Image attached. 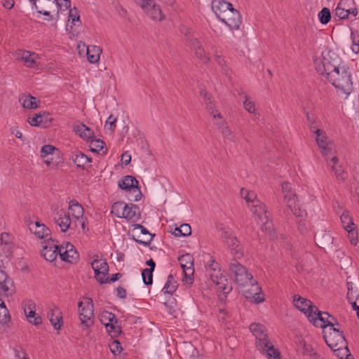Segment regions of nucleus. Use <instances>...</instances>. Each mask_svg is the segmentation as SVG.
I'll list each match as a JSON object with an SVG mask.
<instances>
[{"instance_id":"nucleus-56","label":"nucleus","mask_w":359,"mask_h":359,"mask_svg":"<svg viewBox=\"0 0 359 359\" xmlns=\"http://www.w3.org/2000/svg\"><path fill=\"white\" fill-rule=\"evenodd\" d=\"M205 267V275H207V273L214 272L215 270L220 268L219 263L212 258H210V259L207 262Z\"/></svg>"},{"instance_id":"nucleus-29","label":"nucleus","mask_w":359,"mask_h":359,"mask_svg":"<svg viewBox=\"0 0 359 359\" xmlns=\"http://www.w3.org/2000/svg\"><path fill=\"white\" fill-rule=\"evenodd\" d=\"M71 158L74 163L79 168L85 169V165L91 162V158L88 157L86 154L81 151H76L72 153Z\"/></svg>"},{"instance_id":"nucleus-16","label":"nucleus","mask_w":359,"mask_h":359,"mask_svg":"<svg viewBox=\"0 0 359 359\" xmlns=\"http://www.w3.org/2000/svg\"><path fill=\"white\" fill-rule=\"evenodd\" d=\"M30 2L38 13L47 16H50V11H54L55 8L58 10V6H60L57 0H39L36 4H34V1Z\"/></svg>"},{"instance_id":"nucleus-37","label":"nucleus","mask_w":359,"mask_h":359,"mask_svg":"<svg viewBox=\"0 0 359 359\" xmlns=\"http://www.w3.org/2000/svg\"><path fill=\"white\" fill-rule=\"evenodd\" d=\"M69 210L72 212V215L76 219L83 217V208L76 201L73 200L69 202Z\"/></svg>"},{"instance_id":"nucleus-12","label":"nucleus","mask_w":359,"mask_h":359,"mask_svg":"<svg viewBox=\"0 0 359 359\" xmlns=\"http://www.w3.org/2000/svg\"><path fill=\"white\" fill-rule=\"evenodd\" d=\"M41 255L50 262L55 261L59 255L60 246L52 238L41 242Z\"/></svg>"},{"instance_id":"nucleus-4","label":"nucleus","mask_w":359,"mask_h":359,"mask_svg":"<svg viewBox=\"0 0 359 359\" xmlns=\"http://www.w3.org/2000/svg\"><path fill=\"white\" fill-rule=\"evenodd\" d=\"M252 212L257 215L261 223H262V231H265L271 239L275 237V232L273 229V224L269 220L268 212L266 206L259 201H256L255 204L252 205Z\"/></svg>"},{"instance_id":"nucleus-40","label":"nucleus","mask_w":359,"mask_h":359,"mask_svg":"<svg viewBox=\"0 0 359 359\" xmlns=\"http://www.w3.org/2000/svg\"><path fill=\"white\" fill-rule=\"evenodd\" d=\"M340 219L343 227L345 230H348V229L355 226L353 218L351 217L349 212L346 210H344L342 212Z\"/></svg>"},{"instance_id":"nucleus-63","label":"nucleus","mask_w":359,"mask_h":359,"mask_svg":"<svg viewBox=\"0 0 359 359\" xmlns=\"http://www.w3.org/2000/svg\"><path fill=\"white\" fill-rule=\"evenodd\" d=\"M195 54L201 59L204 63H208L210 58L205 54V51L202 47L197 48L195 50Z\"/></svg>"},{"instance_id":"nucleus-13","label":"nucleus","mask_w":359,"mask_h":359,"mask_svg":"<svg viewBox=\"0 0 359 359\" xmlns=\"http://www.w3.org/2000/svg\"><path fill=\"white\" fill-rule=\"evenodd\" d=\"M220 231H222V238L230 248L232 253L234 254L236 259L241 257L243 256V252L239 247V241L238 238L233 236L230 231L224 228H221Z\"/></svg>"},{"instance_id":"nucleus-46","label":"nucleus","mask_w":359,"mask_h":359,"mask_svg":"<svg viewBox=\"0 0 359 359\" xmlns=\"http://www.w3.org/2000/svg\"><path fill=\"white\" fill-rule=\"evenodd\" d=\"M55 223L60 227L62 232H66L71 224V219L69 214L66 212L65 216H62L58 222H55Z\"/></svg>"},{"instance_id":"nucleus-53","label":"nucleus","mask_w":359,"mask_h":359,"mask_svg":"<svg viewBox=\"0 0 359 359\" xmlns=\"http://www.w3.org/2000/svg\"><path fill=\"white\" fill-rule=\"evenodd\" d=\"M219 130L224 138L235 142V135L227 125L219 126Z\"/></svg>"},{"instance_id":"nucleus-25","label":"nucleus","mask_w":359,"mask_h":359,"mask_svg":"<svg viewBox=\"0 0 359 359\" xmlns=\"http://www.w3.org/2000/svg\"><path fill=\"white\" fill-rule=\"evenodd\" d=\"M231 7H233L232 4L225 0H212V8L218 19H219L224 13L229 11Z\"/></svg>"},{"instance_id":"nucleus-18","label":"nucleus","mask_w":359,"mask_h":359,"mask_svg":"<svg viewBox=\"0 0 359 359\" xmlns=\"http://www.w3.org/2000/svg\"><path fill=\"white\" fill-rule=\"evenodd\" d=\"M340 67L338 65L332 62L330 58L323 57L321 62L317 65L316 69L327 79L328 76H331V74L335 72Z\"/></svg>"},{"instance_id":"nucleus-60","label":"nucleus","mask_w":359,"mask_h":359,"mask_svg":"<svg viewBox=\"0 0 359 359\" xmlns=\"http://www.w3.org/2000/svg\"><path fill=\"white\" fill-rule=\"evenodd\" d=\"M121 277L122 274L121 273H116L115 274H113L110 278H106V276L104 278L102 277L101 278H100V283L101 284L114 283L118 280Z\"/></svg>"},{"instance_id":"nucleus-55","label":"nucleus","mask_w":359,"mask_h":359,"mask_svg":"<svg viewBox=\"0 0 359 359\" xmlns=\"http://www.w3.org/2000/svg\"><path fill=\"white\" fill-rule=\"evenodd\" d=\"M306 309L308 310L306 316L309 320L313 318L318 317V313H323V311L318 310V307L312 302H311L309 306L306 307Z\"/></svg>"},{"instance_id":"nucleus-21","label":"nucleus","mask_w":359,"mask_h":359,"mask_svg":"<svg viewBox=\"0 0 359 359\" xmlns=\"http://www.w3.org/2000/svg\"><path fill=\"white\" fill-rule=\"evenodd\" d=\"M140 208L137 205L133 203L127 204V207L123 212V218L131 222H136L140 219Z\"/></svg>"},{"instance_id":"nucleus-42","label":"nucleus","mask_w":359,"mask_h":359,"mask_svg":"<svg viewBox=\"0 0 359 359\" xmlns=\"http://www.w3.org/2000/svg\"><path fill=\"white\" fill-rule=\"evenodd\" d=\"M20 58L23 60L27 67H32L35 63V60L33 57L34 53H31L29 51L22 50L19 54Z\"/></svg>"},{"instance_id":"nucleus-45","label":"nucleus","mask_w":359,"mask_h":359,"mask_svg":"<svg viewBox=\"0 0 359 359\" xmlns=\"http://www.w3.org/2000/svg\"><path fill=\"white\" fill-rule=\"evenodd\" d=\"M318 241L321 248H325L332 243L333 238L330 233H324L318 236Z\"/></svg>"},{"instance_id":"nucleus-7","label":"nucleus","mask_w":359,"mask_h":359,"mask_svg":"<svg viewBox=\"0 0 359 359\" xmlns=\"http://www.w3.org/2000/svg\"><path fill=\"white\" fill-rule=\"evenodd\" d=\"M330 332L324 331L323 338L327 345L331 348L346 345V341L344 332L339 328H330Z\"/></svg>"},{"instance_id":"nucleus-43","label":"nucleus","mask_w":359,"mask_h":359,"mask_svg":"<svg viewBox=\"0 0 359 359\" xmlns=\"http://www.w3.org/2000/svg\"><path fill=\"white\" fill-rule=\"evenodd\" d=\"M50 210L51 216L55 222H58L60 219H61L62 216H65V214L66 213V211L64 209L60 208L57 204L52 205Z\"/></svg>"},{"instance_id":"nucleus-49","label":"nucleus","mask_w":359,"mask_h":359,"mask_svg":"<svg viewBox=\"0 0 359 359\" xmlns=\"http://www.w3.org/2000/svg\"><path fill=\"white\" fill-rule=\"evenodd\" d=\"M318 19L323 25L327 24L331 20V13L328 8H323L318 13Z\"/></svg>"},{"instance_id":"nucleus-36","label":"nucleus","mask_w":359,"mask_h":359,"mask_svg":"<svg viewBox=\"0 0 359 359\" xmlns=\"http://www.w3.org/2000/svg\"><path fill=\"white\" fill-rule=\"evenodd\" d=\"M182 32L185 34L186 40L189 42V46L191 49L195 51L197 48L201 47L199 41L197 38L194 37L189 29L185 28L184 30H182Z\"/></svg>"},{"instance_id":"nucleus-31","label":"nucleus","mask_w":359,"mask_h":359,"mask_svg":"<svg viewBox=\"0 0 359 359\" xmlns=\"http://www.w3.org/2000/svg\"><path fill=\"white\" fill-rule=\"evenodd\" d=\"M102 53V49L96 46H88L87 48V59L89 62L95 64L100 60V55Z\"/></svg>"},{"instance_id":"nucleus-30","label":"nucleus","mask_w":359,"mask_h":359,"mask_svg":"<svg viewBox=\"0 0 359 359\" xmlns=\"http://www.w3.org/2000/svg\"><path fill=\"white\" fill-rule=\"evenodd\" d=\"M74 131L83 139H86L87 141L94 137L92 130L83 123L74 126Z\"/></svg>"},{"instance_id":"nucleus-20","label":"nucleus","mask_w":359,"mask_h":359,"mask_svg":"<svg viewBox=\"0 0 359 359\" xmlns=\"http://www.w3.org/2000/svg\"><path fill=\"white\" fill-rule=\"evenodd\" d=\"M92 268L95 271L96 280L100 282V278H104L109 272V266L105 259H95L91 263Z\"/></svg>"},{"instance_id":"nucleus-41","label":"nucleus","mask_w":359,"mask_h":359,"mask_svg":"<svg viewBox=\"0 0 359 359\" xmlns=\"http://www.w3.org/2000/svg\"><path fill=\"white\" fill-rule=\"evenodd\" d=\"M172 233L175 236H187L191 235V229L189 224H183L179 227H175Z\"/></svg>"},{"instance_id":"nucleus-39","label":"nucleus","mask_w":359,"mask_h":359,"mask_svg":"<svg viewBox=\"0 0 359 359\" xmlns=\"http://www.w3.org/2000/svg\"><path fill=\"white\" fill-rule=\"evenodd\" d=\"M182 269L194 268V257L191 255L186 253L178 257Z\"/></svg>"},{"instance_id":"nucleus-57","label":"nucleus","mask_w":359,"mask_h":359,"mask_svg":"<svg viewBox=\"0 0 359 359\" xmlns=\"http://www.w3.org/2000/svg\"><path fill=\"white\" fill-rule=\"evenodd\" d=\"M282 192L284 195V199L287 195H290V196H296V194L292 191L291 184L287 182L282 183Z\"/></svg>"},{"instance_id":"nucleus-15","label":"nucleus","mask_w":359,"mask_h":359,"mask_svg":"<svg viewBox=\"0 0 359 359\" xmlns=\"http://www.w3.org/2000/svg\"><path fill=\"white\" fill-rule=\"evenodd\" d=\"M284 200L287 207L292 211L297 218H299L300 222L306 219L307 216L306 211V210L301 208L299 200L297 195L296 196H290V195H287V196H285Z\"/></svg>"},{"instance_id":"nucleus-23","label":"nucleus","mask_w":359,"mask_h":359,"mask_svg":"<svg viewBox=\"0 0 359 359\" xmlns=\"http://www.w3.org/2000/svg\"><path fill=\"white\" fill-rule=\"evenodd\" d=\"M47 316L55 330H59L61 329L63 324V318L62 311L59 308L55 306L54 309H51L48 313Z\"/></svg>"},{"instance_id":"nucleus-51","label":"nucleus","mask_w":359,"mask_h":359,"mask_svg":"<svg viewBox=\"0 0 359 359\" xmlns=\"http://www.w3.org/2000/svg\"><path fill=\"white\" fill-rule=\"evenodd\" d=\"M203 101L205 104L206 110L210 113V115H213L218 112L215 101L212 96L205 99Z\"/></svg>"},{"instance_id":"nucleus-5","label":"nucleus","mask_w":359,"mask_h":359,"mask_svg":"<svg viewBox=\"0 0 359 359\" xmlns=\"http://www.w3.org/2000/svg\"><path fill=\"white\" fill-rule=\"evenodd\" d=\"M100 320L112 337H117L122 333L121 325L114 313L104 311L100 315Z\"/></svg>"},{"instance_id":"nucleus-9","label":"nucleus","mask_w":359,"mask_h":359,"mask_svg":"<svg viewBox=\"0 0 359 359\" xmlns=\"http://www.w3.org/2000/svg\"><path fill=\"white\" fill-rule=\"evenodd\" d=\"M353 5V0H341L335 9V15L341 20L347 19L350 15L355 18L358 12Z\"/></svg>"},{"instance_id":"nucleus-24","label":"nucleus","mask_w":359,"mask_h":359,"mask_svg":"<svg viewBox=\"0 0 359 359\" xmlns=\"http://www.w3.org/2000/svg\"><path fill=\"white\" fill-rule=\"evenodd\" d=\"M339 158L333 156L330 159H327V163L332 166V169L338 180L344 181L347 177V174L344 172L342 166L338 164Z\"/></svg>"},{"instance_id":"nucleus-26","label":"nucleus","mask_w":359,"mask_h":359,"mask_svg":"<svg viewBox=\"0 0 359 359\" xmlns=\"http://www.w3.org/2000/svg\"><path fill=\"white\" fill-rule=\"evenodd\" d=\"M29 229L39 238H44L51 233L50 229L39 222H31Z\"/></svg>"},{"instance_id":"nucleus-32","label":"nucleus","mask_w":359,"mask_h":359,"mask_svg":"<svg viewBox=\"0 0 359 359\" xmlns=\"http://www.w3.org/2000/svg\"><path fill=\"white\" fill-rule=\"evenodd\" d=\"M10 294H0V323L6 324L11 319L8 310L6 308L5 303L3 300L4 297H8Z\"/></svg>"},{"instance_id":"nucleus-61","label":"nucleus","mask_w":359,"mask_h":359,"mask_svg":"<svg viewBox=\"0 0 359 359\" xmlns=\"http://www.w3.org/2000/svg\"><path fill=\"white\" fill-rule=\"evenodd\" d=\"M348 292L346 294V299L349 302L356 300L358 295H355L353 292V283L351 282H347Z\"/></svg>"},{"instance_id":"nucleus-64","label":"nucleus","mask_w":359,"mask_h":359,"mask_svg":"<svg viewBox=\"0 0 359 359\" xmlns=\"http://www.w3.org/2000/svg\"><path fill=\"white\" fill-rule=\"evenodd\" d=\"M212 116L214 118L215 123L217 126L218 130H219V126L226 125L225 120L219 112H217Z\"/></svg>"},{"instance_id":"nucleus-27","label":"nucleus","mask_w":359,"mask_h":359,"mask_svg":"<svg viewBox=\"0 0 359 359\" xmlns=\"http://www.w3.org/2000/svg\"><path fill=\"white\" fill-rule=\"evenodd\" d=\"M133 232H135L136 230L140 229V233L142 235L148 236V239L142 240V239H139V238H135V236L133 235V239L136 243H137L139 244L143 245L144 246H148L150 244L151 241H152V239L155 235L149 233V231L144 226H143L142 224H133Z\"/></svg>"},{"instance_id":"nucleus-6","label":"nucleus","mask_w":359,"mask_h":359,"mask_svg":"<svg viewBox=\"0 0 359 359\" xmlns=\"http://www.w3.org/2000/svg\"><path fill=\"white\" fill-rule=\"evenodd\" d=\"M79 309V318L81 323L86 327H90L93 324L94 305L90 298H86V302L78 303Z\"/></svg>"},{"instance_id":"nucleus-14","label":"nucleus","mask_w":359,"mask_h":359,"mask_svg":"<svg viewBox=\"0 0 359 359\" xmlns=\"http://www.w3.org/2000/svg\"><path fill=\"white\" fill-rule=\"evenodd\" d=\"M219 20L225 23L231 29H238L242 24L241 14L233 7H231L229 11L224 13Z\"/></svg>"},{"instance_id":"nucleus-34","label":"nucleus","mask_w":359,"mask_h":359,"mask_svg":"<svg viewBox=\"0 0 359 359\" xmlns=\"http://www.w3.org/2000/svg\"><path fill=\"white\" fill-rule=\"evenodd\" d=\"M178 283L172 274L168 276L167 281L162 290L165 294H172L177 289Z\"/></svg>"},{"instance_id":"nucleus-8","label":"nucleus","mask_w":359,"mask_h":359,"mask_svg":"<svg viewBox=\"0 0 359 359\" xmlns=\"http://www.w3.org/2000/svg\"><path fill=\"white\" fill-rule=\"evenodd\" d=\"M244 296L255 304H259L264 301V294L262 293V288L256 280L249 283L248 287H241Z\"/></svg>"},{"instance_id":"nucleus-11","label":"nucleus","mask_w":359,"mask_h":359,"mask_svg":"<svg viewBox=\"0 0 359 359\" xmlns=\"http://www.w3.org/2000/svg\"><path fill=\"white\" fill-rule=\"evenodd\" d=\"M139 6L152 20L155 21H163L165 17L160 6L156 4L154 0H144Z\"/></svg>"},{"instance_id":"nucleus-47","label":"nucleus","mask_w":359,"mask_h":359,"mask_svg":"<svg viewBox=\"0 0 359 359\" xmlns=\"http://www.w3.org/2000/svg\"><path fill=\"white\" fill-rule=\"evenodd\" d=\"M351 39L352 41L351 50L354 53H359V32L357 30L351 31Z\"/></svg>"},{"instance_id":"nucleus-10","label":"nucleus","mask_w":359,"mask_h":359,"mask_svg":"<svg viewBox=\"0 0 359 359\" xmlns=\"http://www.w3.org/2000/svg\"><path fill=\"white\" fill-rule=\"evenodd\" d=\"M139 182L136 178L131 175H126L118 181V187L123 190L135 194L134 201H138L142 197Z\"/></svg>"},{"instance_id":"nucleus-28","label":"nucleus","mask_w":359,"mask_h":359,"mask_svg":"<svg viewBox=\"0 0 359 359\" xmlns=\"http://www.w3.org/2000/svg\"><path fill=\"white\" fill-rule=\"evenodd\" d=\"M318 146L323 156L326 158V160L330 159V157L336 153L333 142L328 139L323 140L322 144H318Z\"/></svg>"},{"instance_id":"nucleus-50","label":"nucleus","mask_w":359,"mask_h":359,"mask_svg":"<svg viewBox=\"0 0 359 359\" xmlns=\"http://www.w3.org/2000/svg\"><path fill=\"white\" fill-rule=\"evenodd\" d=\"M184 272V278L182 279L183 283L186 285H191L193 283V276L194 273V268H189V269H182Z\"/></svg>"},{"instance_id":"nucleus-38","label":"nucleus","mask_w":359,"mask_h":359,"mask_svg":"<svg viewBox=\"0 0 359 359\" xmlns=\"http://www.w3.org/2000/svg\"><path fill=\"white\" fill-rule=\"evenodd\" d=\"M20 102L24 108L27 109H36L39 106L36 102V97L31 95H24L20 98Z\"/></svg>"},{"instance_id":"nucleus-35","label":"nucleus","mask_w":359,"mask_h":359,"mask_svg":"<svg viewBox=\"0 0 359 359\" xmlns=\"http://www.w3.org/2000/svg\"><path fill=\"white\" fill-rule=\"evenodd\" d=\"M9 282L8 276L0 269V294H12L13 291L8 285Z\"/></svg>"},{"instance_id":"nucleus-22","label":"nucleus","mask_w":359,"mask_h":359,"mask_svg":"<svg viewBox=\"0 0 359 359\" xmlns=\"http://www.w3.org/2000/svg\"><path fill=\"white\" fill-rule=\"evenodd\" d=\"M211 280L217 287L218 291L222 292L224 294H227L232 290V285L229 283L223 273L220 276H213Z\"/></svg>"},{"instance_id":"nucleus-44","label":"nucleus","mask_w":359,"mask_h":359,"mask_svg":"<svg viewBox=\"0 0 359 359\" xmlns=\"http://www.w3.org/2000/svg\"><path fill=\"white\" fill-rule=\"evenodd\" d=\"M126 207L127 203L123 201H117L113 204L111 212L114 213L117 217L123 218V212Z\"/></svg>"},{"instance_id":"nucleus-2","label":"nucleus","mask_w":359,"mask_h":359,"mask_svg":"<svg viewBox=\"0 0 359 359\" xmlns=\"http://www.w3.org/2000/svg\"><path fill=\"white\" fill-rule=\"evenodd\" d=\"M327 79L335 88L341 89L345 94H350L353 83L348 67H341L335 72L331 74Z\"/></svg>"},{"instance_id":"nucleus-33","label":"nucleus","mask_w":359,"mask_h":359,"mask_svg":"<svg viewBox=\"0 0 359 359\" xmlns=\"http://www.w3.org/2000/svg\"><path fill=\"white\" fill-rule=\"evenodd\" d=\"M293 303L296 308L302 311L306 315L307 314L308 310L306 307L309 306L311 301L302 297L299 294H295L293 297Z\"/></svg>"},{"instance_id":"nucleus-3","label":"nucleus","mask_w":359,"mask_h":359,"mask_svg":"<svg viewBox=\"0 0 359 359\" xmlns=\"http://www.w3.org/2000/svg\"><path fill=\"white\" fill-rule=\"evenodd\" d=\"M230 273L233 275L236 283L241 287H248L249 283L252 281L253 276L248 269L241 265L236 259L231 261L229 267Z\"/></svg>"},{"instance_id":"nucleus-1","label":"nucleus","mask_w":359,"mask_h":359,"mask_svg":"<svg viewBox=\"0 0 359 359\" xmlns=\"http://www.w3.org/2000/svg\"><path fill=\"white\" fill-rule=\"evenodd\" d=\"M250 330L256 338V347L268 359H281L279 351L274 348L268 337L264 325L252 323Z\"/></svg>"},{"instance_id":"nucleus-48","label":"nucleus","mask_w":359,"mask_h":359,"mask_svg":"<svg viewBox=\"0 0 359 359\" xmlns=\"http://www.w3.org/2000/svg\"><path fill=\"white\" fill-rule=\"evenodd\" d=\"M90 142V150L93 152L98 153L103 149L105 143L103 140L96 139L95 137L89 140Z\"/></svg>"},{"instance_id":"nucleus-19","label":"nucleus","mask_w":359,"mask_h":359,"mask_svg":"<svg viewBox=\"0 0 359 359\" xmlns=\"http://www.w3.org/2000/svg\"><path fill=\"white\" fill-rule=\"evenodd\" d=\"M59 255L62 261L69 263L76 262L79 259V253L74 245L69 243L65 248L60 246Z\"/></svg>"},{"instance_id":"nucleus-62","label":"nucleus","mask_w":359,"mask_h":359,"mask_svg":"<svg viewBox=\"0 0 359 359\" xmlns=\"http://www.w3.org/2000/svg\"><path fill=\"white\" fill-rule=\"evenodd\" d=\"M348 232V238L351 243L353 245H356L358 243V232L355 230L354 226L346 230Z\"/></svg>"},{"instance_id":"nucleus-52","label":"nucleus","mask_w":359,"mask_h":359,"mask_svg":"<svg viewBox=\"0 0 359 359\" xmlns=\"http://www.w3.org/2000/svg\"><path fill=\"white\" fill-rule=\"evenodd\" d=\"M153 271L151 269H144L142 271V277L144 283L151 285L153 283Z\"/></svg>"},{"instance_id":"nucleus-59","label":"nucleus","mask_w":359,"mask_h":359,"mask_svg":"<svg viewBox=\"0 0 359 359\" xmlns=\"http://www.w3.org/2000/svg\"><path fill=\"white\" fill-rule=\"evenodd\" d=\"M109 348L111 353L115 355L119 354L123 350L121 344L118 340H114L109 344Z\"/></svg>"},{"instance_id":"nucleus-54","label":"nucleus","mask_w":359,"mask_h":359,"mask_svg":"<svg viewBox=\"0 0 359 359\" xmlns=\"http://www.w3.org/2000/svg\"><path fill=\"white\" fill-rule=\"evenodd\" d=\"M0 244L1 247L5 245V247L8 248L7 255L8 257L11 252H10V248H11V239H10V235L8 233L4 232L0 236Z\"/></svg>"},{"instance_id":"nucleus-17","label":"nucleus","mask_w":359,"mask_h":359,"mask_svg":"<svg viewBox=\"0 0 359 359\" xmlns=\"http://www.w3.org/2000/svg\"><path fill=\"white\" fill-rule=\"evenodd\" d=\"M320 320L323 323L320 325L321 328H326L327 327H330V328L334 327V326H340L338 323L337 318L334 317L332 315L329 314L327 312H323L322 313H318V317L313 318L310 320L313 324L318 327L317 321Z\"/></svg>"},{"instance_id":"nucleus-58","label":"nucleus","mask_w":359,"mask_h":359,"mask_svg":"<svg viewBox=\"0 0 359 359\" xmlns=\"http://www.w3.org/2000/svg\"><path fill=\"white\" fill-rule=\"evenodd\" d=\"M56 150V148L50 144H46L42 147L41 149V157L46 158L49 154H53V152Z\"/></svg>"}]
</instances>
